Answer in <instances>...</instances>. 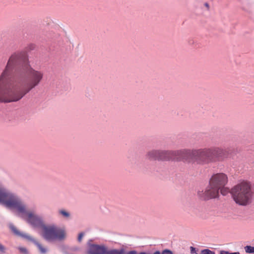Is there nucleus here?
Masks as SVG:
<instances>
[{"label": "nucleus", "instance_id": "nucleus-1", "mask_svg": "<svg viewBox=\"0 0 254 254\" xmlns=\"http://www.w3.org/2000/svg\"><path fill=\"white\" fill-rule=\"evenodd\" d=\"M43 77L42 72L31 66L25 53L13 54L0 76V102L20 100L39 84Z\"/></svg>", "mask_w": 254, "mask_h": 254}, {"label": "nucleus", "instance_id": "nucleus-2", "mask_svg": "<svg viewBox=\"0 0 254 254\" xmlns=\"http://www.w3.org/2000/svg\"><path fill=\"white\" fill-rule=\"evenodd\" d=\"M0 203L8 208L16 209L19 213L27 215V222L34 228H41V236L48 242L56 241L62 242L67 237L65 227H59L55 225H47L41 216L26 210V205L16 193L3 187H0Z\"/></svg>", "mask_w": 254, "mask_h": 254}, {"label": "nucleus", "instance_id": "nucleus-3", "mask_svg": "<svg viewBox=\"0 0 254 254\" xmlns=\"http://www.w3.org/2000/svg\"><path fill=\"white\" fill-rule=\"evenodd\" d=\"M227 151L219 148L175 151V160L198 165L207 164L227 157Z\"/></svg>", "mask_w": 254, "mask_h": 254}, {"label": "nucleus", "instance_id": "nucleus-4", "mask_svg": "<svg viewBox=\"0 0 254 254\" xmlns=\"http://www.w3.org/2000/svg\"><path fill=\"white\" fill-rule=\"evenodd\" d=\"M231 194L235 202L242 206H246L251 203L253 192L251 185L248 182H243L231 190Z\"/></svg>", "mask_w": 254, "mask_h": 254}, {"label": "nucleus", "instance_id": "nucleus-5", "mask_svg": "<svg viewBox=\"0 0 254 254\" xmlns=\"http://www.w3.org/2000/svg\"><path fill=\"white\" fill-rule=\"evenodd\" d=\"M227 182L228 177L226 174L222 173L214 174L210 179L206 193L211 197H217L220 189L225 186Z\"/></svg>", "mask_w": 254, "mask_h": 254}, {"label": "nucleus", "instance_id": "nucleus-6", "mask_svg": "<svg viewBox=\"0 0 254 254\" xmlns=\"http://www.w3.org/2000/svg\"><path fill=\"white\" fill-rule=\"evenodd\" d=\"M9 228L15 235L23 238L34 243L37 246L41 254H45L48 252L47 249L44 247L33 237L27 234H24L20 232L13 224H10L9 225Z\"/></svg>", "mask_w": 254, "mask_h": 254}, {"label": "nucleus", "instance_id": "nucleus-7", "mask_svg": "<svg viewBox=\"0 0 254 254\" xmlns=\"http://www.w3.org/2000/svg\"><path fill=\"white\" fill-rule=\"evenodd\" d=\"M106 249L104 245L91 244L87 251V254H105Z\"/></svg>", "mask_w": 254, "mask_h": 254}, {"label": "nucleus", "instance_id": "nucleus-8", "mask_svg": "<svg viewBox=\"0 0 254 254\" xmlns=\"http://www.w3.org/2000/svg\"><path fill=\"white\" fill-rule=\"evenodd\" d=\"M159 161L175 160V151L160 150Z\"/></svg>", "mask_w": 254, "mask_h": 254}, {"label": "nucleus", "instance_id": "nucleus-9", "mask_svg": "<svg viewBox=\"0 0 254 254\" xmlns=\"http://www.w3.org/2000/svg\"><path fill=\"white\" fill-rule=\"evenodd\" d=\"M160 150L153 149L147 152L146 156V158L150 160H158L160 159Z\"/></svg>", "mask_w": 254, "mask_h": 254}, {"label": "nucleus", "instance_id": "nucleus-10", "mask_svg": "<svg viewBox=\"0 0 254 254\" xmlns=\"http://www.w3.org/2000/svg\"><path fill=\"white\" fill-rule=\"evenodd\" d=\"M124 253L125 250L123 249L120 250L113 249L108 250L107 248L105 254H124Z\"/></svg>", "mask_w": 254, "mask_h": 254}, {"label": "nucleus", "instance_id": "nucleus-11", "mask_svg": "<svg viewBox=\"0 0 254 254\" xmlns=\"http://www.w3.org/2000/svg\"><path fill=\"white\" fill-rule=\"evenodd\" d=\"M58 213L60 215L63 216L64 218H70V213L65 209H60L58 211Z\"/></svg>", "mask_w": 254, "mask_h": 254}, {"label": "nucleus", "instance_id": "nucleus-12", "mask_svg": "<svg viewBox=\"0 0 254 254\" xmlns=\"http://www.w3.org/2000/svg\"><path fill=\"white\" fill-rule=\"evenodd\" d=\"M206 190L204 192H203V190L198 191L197 193H198V196L203 199H208V198H212L216 197H211V196H209V195L206 194Z\"/></svg>", "mask_w": 254, "mask_h": 254}, {"label": "nucleus", "instance_id": "nucleus-13", "mask_svg": "<svg viewBox=\"0 0 254 254\" xmlns=\"http://www.w3.org/2000/svg\"><path fill=\"white\" fill-rule=\"evenodd\" d=\"M173 254V252L169 249H165L160 252L159 251H156L154 252L153 254Z\"/></svg>", "mask_w": 254, "mask_h": 254}, {"label": "nucleus", "instance_id": "nucleus-14", "mask_svg": "<svg viewBox=\"0 0 254 254\" xmlns=\"http://www.w3.org/2000/svg\"><path fill=\"white\" fill-rule=\"evenodd\" d=\"M219 190H220L221 194L223 195H226L229 192L231 193V190L228 188L225 187V186L222 187Z\"/></svg>", "mask_w": 254, "mask_h": 254}, {"label": "nucleus", "instance_id": "nucleus-15", "mask_svg": "<svg viewBox=\"0 0 254 254\" xmlns=\"http://www.w3.org/2000/svg\"><path fill=\"white\" fill-rule=\"evenodd\" d=\"M245 251L247 253H254V247L251 246H246L244 247Z\"/></svg>", "mask_w": 254, "mask_h": 254}, {"label": "nucleus", "instance_id": "nucleus-16", "mask_svg": "<svg viewBox=\"0 0 254 254\" xmlns=\"http://www.w3.org/2000/svg\"><path fill=\"white\" fill-rule=\"evenodd\" d=\"M200 254H215V252L206 249L201 251Z\"/></svg>", "mask_w": 254, "mask_h": 254}, {"label": "nucleus", "instance_id": "nucleus-17", "mask_svg": "<svg viewBox=\"0 0 254 254\" xmlns=\"http://www.w3.org/2000/svg\"><path fill=\"white\" fill-rule=\"evenodd\" d=\"M126 254H150V253L145 252H137L136 251L132 250L128 252Z\"/></svg>", "mask_w": 254, "mask_h": 254}, {"label": "nucleus", "instance_id": "nucleus-18", "mask_svg": "<svg viewBox=\"0 0 254 254\" xmlns=\"http://www.w3.org/2000/svg\"><path fill=\"white\" fill-rule=\"evenodd\" d=\"M18 249L22 254H28V252L26 248L24 247H18Z\"/></svg>", "mask_w": 254, "mask_h": 254}, {"label": "nucleus", "instance_id": "nucleus-19", "mask_svg": "<svg viewBox=\"0 0 254 254\" xmlns=\"http://www.w3.org/2000/svg\"><path fill=\"white\" fill-rule=\"evenodd\" d=\"M85 233L84 232H81L78 234L77 241L78 242L80 243L83 239V236H84Z\"/></svg>", "mask_w": 254, "mask_h": 254}, {"label": "nucleus", "instance_id": "nucleus-20", "mask_svg": "<svg viewBox=\"0 0 254 254\" xmlns=\"http://www.w3.org/2000/svg\"><path fill=\"white\" fill-rule=\"evenodd\" d=\"M190 253L191 254H196L197 253H196V249L193 247H190Z\"/></svg>", "mask_w": 254, "mask_h": 254}, {"label": "nucleus", "instance_id": "nucleus-21", "mask_svg": "<svg viewBox=\"0 0 254 254\" xmlns=\"http://www.w3.org/2000/svg\"><path fill=\"white\" fill-rule=\"evenodd\" d=\"M233 253H230L226 251H221L219 254H232Z\"/></svg>", "mask_w": 254, "mask_h": 254}, {"label": "nucleus", "instance_id": "nucleus-22", "mask_svg": "<svg viewBox=\"0 0 254 254\" xmlns=\"http://www.w3.org/2000/svg\"><path fill=\"white\" fill-rule=\"evenodd\" d=\"M4 251H5L4 247L2 245L0 244V251L2 252V253H4Z\"/></svg>", "mask_w": 254, "mask_h": 254}, {"label": "nucleus", "instance_id": "nucleus-23", "mask_svg": "<svg viewBox=\"0 0 254 254\" xmlns=\"http://www.w3.org/2000/svg\"><path fill=\"white\" fill-rule=\"evenodd\" d=\"M193 43H194V42H193V40H190V41H189V44H190V45L193 44Z\"/></svg>", "mask_w": 254, "mask_h": 254}, {"label": "nucleus", "instance_id": "nucleus-24", "mask_svg": "<svg viewBox=\"0 0 254 254\" xmlns=\"http://www.w3.org/2000/svg\"><path fill=\"white\" fill-rule=\"evenodd\" d=\"M205 6L207 7H209V4L207 3H205L204 4Z\"/></svg>", "mask_w": 254, "mask_h": 254}, {"label": "nucleus", "instance_id": "nucleus-25", "mask_svg": "<svg viewBox=\"0 0 254 254\" xmlns=\"http://www.w3.org/2000/svg\"><path fill=\"white\" fill-rule=\"evenodd\" d=\"M78 249L77 248H75V250H77Z\"/></svg>", "mask_w": 254, "mask_h": 254}]
</instances>
